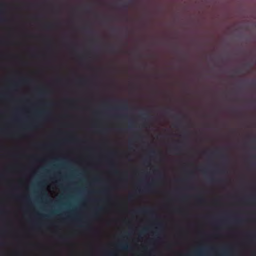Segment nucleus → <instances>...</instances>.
I'll list each match as a JSON object with an SVG mask.
<instances>
[{
    "instance_id": "23",
    "label": "nucleus",
    "mask_w": 256,
    "mask_h": 256,
    "mask_svg": "<svg viewBox=\"0 0 256 256\" xmlns=\"http://www.w3.org/2000/svg\"><path fill=\"white\" fill-rule=\"evenodd\" d=\"M158 226H161V224H158Z\"/></svg>"
},
{
    "instance_id": "11",
    "label": "nucleus",
    "mask_w": 256,
    "mask_h": 256,
    "mask_svg": "<svg viewBox=\"0 0 256 256\" xmlns=\"http://www.w3.org/2000/svg\"><path fill=\"white\" fill-rule=\"evenodd\" d=\"M147 230V229L146 228H144L142 232V233H144V232H146V231Z\"/></svg>"
},
{
    "instance_id": "12",
    "label": "nucleus",
    "mask_w": 256,
    "mask_h": 256,
    "mask_svg": "<svg viewBox=\"0 0 256 256\" xmlns=\"http://www.w3.org/2000/svg\"><path fill=\"white\" fill-rule=\"evenodd\" d=\"M140 137H141V136L140 134H136V138H140Z\"/></svg>"
},
{
    "instance_id": "8",
    "label": "nucleus",
    "mask_w": 256,
    "mask_h": 256,
    "mask_svg": "<svg viewBox=\"0 0 256 256\" xmlns=\"http://www.w3.org/2000/svg\"><path fill=\"white\" fill-rule=\"evenodd\" d=\"M150 153H151V154H156V150H152L150 151Z\"/></svg>"
},
{
    "instance_id": "14",
    "label": "nucleus",
    "mask_w": 256,
    "mask_h": 256,
    "mask_svg": "<svg viewBox=\"0 0 256 256\" xmlns=\"http://www.w3.org/2000/svg\"><path fill=\"white\" fill-rule=\"evenodd\" d=\"M123 6H124V8H127L128 6H127L126 4H123Z\"/></svg>"
},
{
    "instance_id": "16",
    "label": "nucleus",
    "mask_w": 256,
    "mask_h": 256,
    "mask_svg": "<svg viewBox=\"0 0 256 256\" xmlns=\"http://www.w3.org/2000/svg\"><path fill=\"white\" fill-rule=\"evenodd\" d=\"M109 254L112 256H114V252H110Z\"/></svg>"
},
{
    "instance_id": "13",
    "label": "nucleus",
    "mask_w": 256,
    "mask_h": 256,
    "mask_svg": "<svg viewBox=\"0 0 256 256\" xmlns=\"http://www.w3.org/2000/svg\"><path fill=\"white\" fill-rule=\"evenodd\" d=\"M43 196H44V197H46L47 198L48 197V194H46V193H44L43 194Z\"/></svg>"
},
{
    "instance_id": "7",
    "label": "nucleus",
    "mask_w": 256,
    "mask_h": 256,
    "mask_svg": "<svg viewBox=\"0 0 256 256\" xmlns=\"http://www.w3.org/2000/svg\"><path fill=\"white\" fill-rule=\"evenodd\" d=\"M174 149L176 152H180V148L178 146H176Z\"/></svg>"
},
{
    "instance_id": "4",
    "label": "nucleus",
    "mask_w": 256,
    "mask_h": 256,
    "mask_svg": "<svg viewBox=\"0 0 256 256\" xmlns=\"http://www.w3.org/2000/svg\"><path fill=\"white\" fill-rule=\"evenodd\" d=\"M248 202L250 204H254L256 202V198L255 196H252L248 200Z\"/></svg>"
},
{
    "instance_id": "10",
    "label": "nucleus",
    "mask_w": 256,
    "mask_h": 256,
    "mask_svg": "<svg viewBox=\"0 0 256 256\" xmlns=\"http://www.w3.org/2000/svg\"><path fill=\"white\" fill-rule=\"evenodd\" d=\"M80 82L82 84H83L84 82H85V80H80Z\"/></svg>"
},
{
    "instance_id": "1",
    "label": "nucleus",
    "mask_w": 256,
    "mask_h": 256,
    "mask_svg": "<svg viewBox=\"0 0 256 256\" xmlns=\"http://www.w3.org/2000/svg\"><path fill=\"white\" fill-rule=\"evenodd\" d=\"M139 214H152L153 212V210L152 208H142L137 212Z\"/></svg>"
},
{
    "instance_id": "20",
    "label": "nucleus",
    "mask_w": 256,
    "mask_h": 256,
    "mask_svg": "<svg viewBox=\"0 0 256 256\" xmlns=\"http://www.w3.org/2000/svg\"><path fill=\"white\" fill-rule=\"evenodd\" d=\"M42 114V112H38V114Z\"/></svg>"
},
{
    "instance_id": "2",
    "label": "nucleus",
    "mask_w": 256,
    "mask_h": 256,
    "mask_svg": "<svg viewBox=\"0 0 256 256\" xmlns=\"http://www.w3.org/2000/svg\"><path fill=\"white\" fill-rule=\"evenodd\" d=\"M118 247L120 250H128V244L126 243L120 244L118 245Z\"/></svg>"
},
{
    "instance_id": "6",
    "label": "nucleus",
    "mask_w": 256,
    "mask_h": 256,
    "mask_svg": "<svg viewBox=\"0 0 256 256\" xmlns=\"http://www.w3.org/2000/svg\"><path fill=\"white\" fill-rule=\"evenodd\" d=\"M52 27V24H48L46 26V28L48 29H50Z\"/></svg>"
},
{
    "instance_id": "15",
    "label": "nucleus",
    "mask_w": 256,
    "mask_h": 256,
    "mask_svg": "<svg viewBox=\"0 0 256 256\" xmlns=\"http://www.w3.org/2000/svg\"><path fill=\"white\" fill-rule=\"evenodd\" d=\"M148 114H142V116H146Z\"/></svg>"
},
{
    "instance_id": "17",
    "label": "nucleus",
    "mask_w": 256,
    "mask_h": 256,
    "mask_svg": "<svg viewBox=\"0 0 256 256\" xmlns=\"http://www.w3.org/2000/svg\"><path fill=\"white\" fill-rule=\"evenodd\" d=\"M24 82H27L28 81V79H24L23 80Z\"/></svg>"
},
{
    "instance_id": "9",
    "label": "nucleus",
    "mask_w": 256,
    "mask_h": 256,
    "mask_svg": "<svg viewBox=\"0 0 256 256\" xmlns=\"http://www.w3.org/2000/svg\"><path fill=\"white\" fill-rule=\"evenodd\" d=\"M222 254H224V255H227L228 254L227 251L226 250H224Z\"/></svg>"
},
{
    "instance_id": "3",
    "label": "nucleus",
    "mask_w": 256,
    "mask_h": 256,
    "mask_svg": "<svg viewBox=\"0 0 256 256\" xmlns=\"http://www.w3.org/2000/svg\"><path fill=\"white\" fill-rule=\"evenodd\" d=\"M118 108L123 110H127L128 109V102L125 101Z\"/></svg>"
},
{
    "instance_id": "18",
    "label": "nucleus",
    "mask_w": 256,
    "mask_h": 256,
    "mask_svg": "<svg viewBox=\"0 0 256 256\" xmlns=\"http://www.w3.org/2000/svg\"><path fill=\"white\" fill-rule=\"evenodd\" d=\"M5 20H5V19H4V18H2V19H1V21H2V22H4V21H5Z\"/></svg>"
},
{
    "instance_id": "22",
    "label": "nucleus",
    "mask_w": 256,
    "mask_h": 256,
    "mask_svg": "<svg viewBox=\"0 0 256 256\" xmlns=\"http://www.w3.org/2000/svg\"><path fill=\"white\" fill-rule=\"evenodd\" d=\"M5 6V4H2V7H3V6Z\"/></svg>"
},
{
    "instance_id": "5",
    "label": "nucleus",
    "mask_w": 256,
    "mask_h": 256,
    "mask_svg": "<svg viewBox=\"0 0 256 256\" xmlns=\"http://www.w3.org/2000/svg\"><path fill=\"white\" fill-rule=\"evenodd\" d=\"M108 50L111 53H114L116 52V49L114 46H110L108 48Z\"/></svg>"
},
{
    "instance_id": "19",
    "label": "nucleus",
    "mask_w": 256,
    "mask_h": 256,
    "mask_svg": "<svg viewBox=\"0 0 256 256\" xmlns=\"http://www.w3.org/2000/svg\"><path fill=\"white\" fill-rule=\"evenodd\" d=\"M132 197V195H130V196H129V198H130V199Z\"/></svg>"
},
{
    "instance_id": "21",
    "label": "nucleus",
    "mask_w": 256,
    "mask_h": 256,
    "mask_svg": "<svg viewBox=\"0 0 256 256\" xmlns=\"http://www.w3.org/2000/svg\"><path fill=\"white\" fill-rule=\"evenodd\" d=\"M200 202L203 201V199H202V198H200Z\"/></svg>"
}]
</instances>
